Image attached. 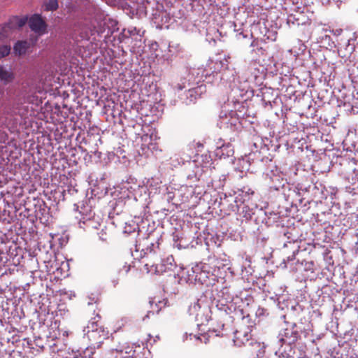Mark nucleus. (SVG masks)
Segmentation results:
<instances>
[{"label":"nucleus","instance_id":"nucleus-12","mask_svg":"<svg viewBox=\"0 0 358 358\" xmlns=\"http://www.w3.org/2000/svg\"><path fill=\"white\" fill-rule=\"evenodd\" d=\"M119 272H123L124 274H127L131 269V264L126 261L120 260L118 264Z\"/></svg>","mask_w":358,"mask_h":358},{"label":"nucleus","instance_id":"nucleus-13","mask_svg":"<svg viewBox=\"0 0 358 358\" xmlns=\"http://www.w3.org/2000/svg\"><path fill=\"white\" fill-rule=\"evenodd\" d=\"M10 52V46L8 45H3L0 46V59L8 55Z\"/></svg>","mask_w":358,"mask_h":358},{"label":"nucleus","instance_id":"nucleus-6","mask_svg":"<svg viewBox=\"0 0 358 358\" xmlns=\"http://www.w3.org/2000/svg\"><path fill=\"white\" fill-rule=\"evenodd\" d=\"M34 45V42L31 40L17 41L13 46V52L16 56H22Z\"/></svg>","mask_w":358,"mask_h":358},{"label":"nucleus","instance_id":"nucleus-3","mask_svg":"<svg viewBox=\"0 0 358 358\" xmlns=\"http://www.w3.org/2000/svg\"><path fill=\"white\" fill-rule=\"evenodd\" d=\"M190 315L195 317L196 321L204 324L210 319V310L206 303L201 299H197L192 303L188 309Z\"/></svg>","mask_w":358,"mask_h":358},{"label":"nucleus","instance_id":"nucleus-10","mask_svg":"<svg viewBox=\"0 0 358 358\" xmlns=\"http://www.w3.org/2000/svg\"><path fill=\"white\" fill-rule=\"evenodd\" d=\"M234 153V148L230 143L222 145L215 150V155L224 159L232 156Z\"/></svg>","mask_w":358,"mask_h":358},{"label":"nucleus","instance_id":"nucleus-2","mask_svg":"<svg viewBox=\"0 0 358 358\" xmlns=\"http://www.w3.org/2000/svg\"><path fill=\"white\" fill-rule=\"evenodd\" d=\"M27 16H12L0 29V41L10 38L14 34L23 27L27 22Z\"/></svg>","mask_w":358,"mask_h":358},{"label":"nucleus","instance_id":"nucleus-14","mask_svg":"<svg viewBox=\"0 0 358 358\" xmlns=\"http://www.w3.org/2000/svg\"><path fill=\"white\" fill-rule=\"evenodd\" d=\"M99 301V298L97 294H92V296L89 297V301L87 302L88 305H93L94 303H97Z\"/></svg>","mask_w":358,"mask_h":358},{"label":"nucleus","instance_id":"nucleus-7","mask_svg":"<svg viewBox=\"0 0 358 358\" xmlns=\"http://www.w3.org/2000/svg\"><path fill=\"white\" fill-rule=\"evenodd\" d=\"M249 327H246L244 329L236 330L234 334V341L236 345L241 346L245 345L252 338V334L250 333Z\"/></svg>","mask_w":358,"mask_h":358},{"label":"nucleus","instance_id":"nucleus-1","mask_svg":"<svg viewBox=\"0 0 358 358\" xmlns=\"http://www.w3.org/2000/svg\"><path fill=\"white\" fill-rule=\"evenodd\" d=\"M94 314V317L88 322L85 331L92 344L99 348L104 341L109 338L110 334L104 327L99 326L100 315L98 313Z\"/></svg>","mask_w":358,"mask_h":358},{"label":"nucleus","instance_id":"nucleus-9","mask_svg":"<svg viewBox=\"0 0 358 358\" xmlns=\"http://www.w3.org/2000/svg\"><path fill=\"white\" fill-rule=\"evenodd\" d=\"M15 79V74L10 69L0 65V80L3 85H7Z\"/></svg>","mask_w":358,"mask_h":358},{"label":"nucleus","instance_id":"nucleus-4","mask_svg":"<svg viewBox=\"0 0 358 358\" xmlns=\"http://www.w3.org/2000/svg\"><path fill=\"white\" fill-rule=\"evenodd\" d=\"M113 358H138V354L134 346L128 344L122 345L113 350Z\"/></svg>","mask_w":358,"mask_h":358},{"label":"nucleus","instance_id":"nucleus-5","mask_svg":"<svg viewBox=\"0 0 358 358\" xmlns=\"http://www.w3.org/2000/svg\"><path fill=\"white\" fill-rule=\"evenodd\" d=\"M29 26L33 31L39 35L46 32L47 24L41 15H33L29 20Z\"/></svg>","mask_w":358,"mask_h":358},{"label":"nucleus","instance_id":"nucleus-11","mask_svg":"<svg viewBox=\"0 0 358 358\" xmlns=\"http://www.w3.org/2000/svg\"><path fill=\"white\" fill-rule=\"evenodd\" d=\"M44 9L46 11H55L59 8L57 0H45L43 2Z\"/></svg>","mask_w":358,"mask_h":358},{"label":"nucleus","instance_id":"nucleus-16","mask_svg":"<svg viewBox=\"0 0 358 358\" xmlns=\"http://www.w3.org/2000/svg\"><path fill=\"white\" fill-rule=\"evenodd\" d=\"M99 237L102 240V241H107V238H106V232L103 231V230H102L100 233H99Z\"/></svg>","mask_w":358,"mask_h":358},{"label":"nucleus","instance_id":"nucleus-19","mask_svg":"<svg viewBox=\"0 0 358 358\" xmlns=\"http://www.w3.org/2000/svg\"><path fill=\"white\" fill-rule=\"evenodd\" d=\"M75 358H83V357H75Z\"/></svg>","mask_w":358,"mask_h":358},{"label":"nucleus","instance_id":"nucleus-18","mask_svg":"<svg viewBox=\"0 0 358 358\" xmlns=\"http://www.w3.org/2000/svg\"><path fill=\"white\" fill-rule=\"evenodd\" d=\"M206 159H209L210 158V156H208V155H205L204 156Z\"/></svg>","mask_w":358,"mask_h":358},{"label":"nucleus","instance_id":"nucleus-17","mask_svg":"<svg viewBox=\"0 0 358 358\" xmlns=\"http://www.w3.org/2000/svg\"><path fill=\"white\" fill-rule=\"evenodd\" d=\"M295 259V255H294V253L292 256H290V257H287V260H288V261H292V260H293V259Z\"/></svg>","mask_w":358,"mask_h":358},{"label":"nucleus","instance_id":"nucleus-15","mask_svg":"<svg viewBox=\"0 0 358 358\" xmlns=\"http://www.w3.org/2000/svg\"><path fill=\"white\" fill-rule=\"evenodd\" d=\"M224 326V323L220 322L216 327H213L212 330L214 332L217 333V335H218V334H220V331L223 329Z\"/></svg>","mask_w":358,"mask_h":358},{"label":"nucleus","instance_id":"nucleus-8","mask_svg":"<svg viewBox=\"0 0 358 358\" xmlns=\"http://www.w3.org/2000/svg\"><path fill=\"white\" fill-rule=\"evenodd\" d=\"M294 327L291 329L286 328L283 330L281 334L282 338L281 341L284 342H287L289 343H294L299 338V334L296 330H294Z\"/></svg>","mask_w":358,"mask_h":358}]
</instances>
